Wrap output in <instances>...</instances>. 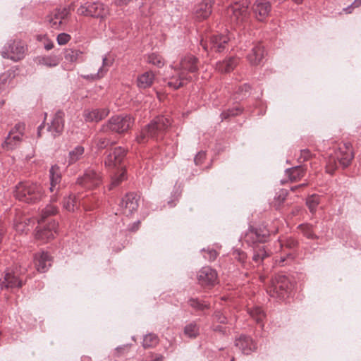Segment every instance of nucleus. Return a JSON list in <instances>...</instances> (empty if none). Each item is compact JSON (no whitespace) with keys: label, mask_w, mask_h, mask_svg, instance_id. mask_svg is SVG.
I'll list each match as a JSON object with an SVG mask.
<instances>
[{"label":"nucleus","mask_w":361,"mask_h":361,"mask_svg":"<svg viewBox=\"0 0 361 361\" xmlns=\"http://www.w3.org/2000/svg\"><path fill=\"white\" fill-rule=\"evenodd\" d=\"M269 237V231L267 227L259 226L257 228H250L247 231L245 236V241L249 245L253 246L252 261L257 264H259L263 260L270 255L264 245H256L257 243H265Z\"/></svg>","instance_id":"nucleus-1"},{"label":"nucleus","mask_w":361,"mask_h":361,"mask_svg":"<svg viewBox=\"0 0 361 361\" xmlns=\"http://www.w3.org/2000/svg\"><path fill=\"white\" fill-rule=\"evenodd\" d=\"M57 201V197L52 195L50 199V203L47 204L44 208L41 211L38 223L40 225L37 227L35 236L37 239L42 240H49L54 238L58 231V224L55 221L49 222L46 226L41 224L45 221L47 218L56 214L59 212V208L54 204Z\"/></svg>","instance_id":"nucleus-2"},{"label":"nucleus","mask_w":361,"mask_h":361,"mask_svg":"<svg viewBox=\"0 0 361 361\" xmlns=\"http://www.w3.org/2000/svg\"><path fill=\"white\" fill-rule=\"evenodd\" d=\"M197 59L193 55L188 54L180 61V67L174 69V74L169 79L168 85L178 89L187 84L190 80V73L197 71Z\"/></svg>","instance_id":"nucleus-3"},{"label":"nucleus","mask_w":361,"mask_h":361,"mask_svg":"<svg viewBox=\"0 0 361 361\" xmlns=\"http://www.w3.org/2000/svg\"><path fill=\"white\" fill-rule=\"evenodd\" d=\"M170 125L171 121L169 118L164 116H157L141 129L135 140L140 144H145L150 139L157 141L161 140Z\"/></svg>","instance_id":"nucleus-4"},{"label":"nucleus","mask_w":361,"mask_h":361,"mask_svg":"<svg viewBox=\"0 0 361 361\" xmlns=\"http://www.w3.org/2000/svg\"><path fill=\"white\" fill-rule=\"evenodd\" d=\"M116 142V141L111 140L107 137H99L95 141L96 146L99 150L107 149L104 154V165L109 169L119 166L126 155V151L122 147L112 148V146Z\"/></svg>","instance_id":"nucleus-5"},{"label":"nucleus","mask_w":361,"mask_h":361,"mask_svg":"<svg viewBox=\"0 0 361 361\" xmlns=\"http://www.w3.org/2000/svg\"><path fill=\"white\" fill-rule=\"evenodd\" d=\"M14 196L20 202L35 204L42 200L44 191L40 184L30 181L20 182L15 188Z\"/></svg>","instance_id":"nucleus-6"},{"label":"nucleus","mask_w":361,"mask_h":361,"mask_svg":"<svg viewBox=\"0 0 361 361\" xmlns=\"http://www.w3.org/2000/svg\"><path fill=\"white\" fill-rule=\"evenodd\" d=\"M353 152L352 145L350 142H345L339 147L338 151L335 152V157H329L326 162V171L329 173H333L337 167L338 163L343 167H347L350 165L353 159Z\"/></svg>","instance_id":"nucleus-7"},{"label":"nucleus","mask_w":361,"mask_h":361,"mask_svg":"<svg viewBox=\"0 0 361 361\" xmlns=\"http://www.w3.org/2000/svg\"><path fill=\"white\" fill-rule=\"evenodd\" d=\"M134 123V118L130 115H118L112 116L106 123L103 125L101 131L107 133L114 131L123 133L130 128Z\"/></svg>","instance_id":"nucleus-8"},{"label":"nucleus","mask_w":361,"mask_h":361,"mask_svg":"<svg viewBox=\"0 0 361 361\" xmlns=\"http://www.w3.org/2000/svg\"><path fill=\"white\" fill-rule=\"evenodd\" d=\"M292 289V284L283 275H279L271 280L267 291L271 297L283 299L288 296Z\"/></svg>","instance_id":"nucleus-9"},{"label":"nucleus","mask_w":361,"mask_h":361,"mask_svg":"<svg viewBox=\"0 0 361 361\" xmlns=\"http://www.w3.org/2000/svg\"><path fill=\"white\" fill-rule=\"evenodd\" d=\"M77 13L80 16L104 19L109 14V8L100 1L87 2L78 8Z\"/></svg>","instance_id":"nucleus-10"},{"label":"nucleus","mask_w":361,"mask_h":361,"mask_svg":"<svg viewBox=\"0 0 361 361\" xmlns=\"http://www.w3.org/2000/svg\"><path fill=\"white\" fill-rule=\"evenodd\" d=\"M231 42V37L228 34H217L211 37L209 44L201 41L200 45L207 51L222 52L227 49L228 43Z\"/></svg>","instance_id":"nucleus-11"},{"label":"nucleus","mask_w":361,"mask_h":361,"mask_svg":"<svg viewBox=\"0 0 361 361\" xmlns=\"http://www.w3.org/2000/svg\"><path fill=\"white\" fill-rule=\"evenodd\" d=\"M231 23L237 25L244 22L248 17V4L247 1L243 0L230 6L226 11Z\"/></svg>","instance_id":"nucleus-12"},{"label":"nucleus","mask_w":361,"mask_h":361,"mask_svg":"<svg viewBox=\"0 0 361 361\" xmlns=\"http://www.w3.org/2000/svg\"><path fill=\"white\" fill-rule=\"evenodd\" d=\"M25 47L20 40H9L4 46L1 56L14 61L22 59L25 56Z\"/></svg>","instance_id":"nucleus-13"},{"label":"nucleus","mask_w":361,"mask_h":361,"mask_svg":"<svg viewBox=\"0 0 361 361\" xmlns=\"http://www.w3.org/2000/svg\"><path fill=\"white\" fill-rule=\"evenodd\" d=\"M77 182L84 188L91 189L98 186L102 183V176L97 170L89 168L85 171L82 176L78 178Z\"/></svg>","instance_id":"nucleus-14"},{"label":"nucleus","mask_w":361,"mask_h":361,"mask_svg":"<svg viewBox=\"0 0 361 361\" xmlns=\"http://www.w3.org/2000/svg\"><path fill=\"white\" fill-rule=\"evenodd\" d=\"M70 16V8L68 7L57 8L46 18L47 22L53 29H60L65 20Z\"/></svg>","instance_id":"nucleus-15"},{"label":"nucleus","mask_w":361,"mask_h":361,"mask_svg":"<svg viewBox=\"0 0 361 361\" xmlns=\"http://www.w3.org/2000/svg\"><path fill=\"white\" fill-rule=\"evenodd\" d=\"M138 207V198L136 194L130 192L122 198L119 210L126 216L132 214Z\"/></svg>","instance_id":"nucleus-16"},{"label":"nucleus","mask_w":361,"mask_h":361,"mask_svg":"<svg viewBox=\"0 0 361 361\" xmlns=\"http://www.w3.org/2000/svg\"><path fill=\"white\" fill-rule=\"evenodd\" d=\"M271 8V3L267 0H256L252 6L254 16L259 21H264L269 16Z\"/></svg>","instance_id":"nucleus-17"},{"label":"nucleus","mask_w":361,"mask_h":361,"mask_svg":"<svg viewBox=\"0 0 361 361\" xmlns=\"http://www.w3.org/2000/svg\"><path fill=\"white\" fill-rule=\"evenodd\" d=\"M197 278L201 286H213L217 281V273L210 267H204L198 271Z\"/></svg>","instance_id":"nucleus-18"},{"label":"nucleus","mask_w":361,"mask_h":361,"mask_svg":"<svg viewBox=\"0 0 361 361\" xmlns=\"http://www.w3.org/2000/svg\"><path fill=\"white\" fill-rule=\"evenodd\" d=\"M235 345L245 355H250L257 349V343L250 337L240 335L235 339Z\"/></svg>","instance_id":"nucleus-19"},{"label":"nucleus","mask_w":361,"mask_h":361,"mask_svg":"<svg viewBox=\"0 0 361 361\" xmlns=\"http://www.w3.org/2000/svg\"><path fill=\"white\" fill-rule=\"evenodd\" d=\"M213 0H202L198 4L194 11L195 17L198 20L207 18L212 12Z\"/></svg>","instance_id":"nucleus-20"},{"label":"nucleus","mask_w":361,"mask_h":361,"mask_svg":"<svg viewBox=\"0 0 361 361\" xmlns=\"http://www.w3.org/2000/svg\"><path fill=\"white\" fill-rule=\"evenodd\" d=\"M22 286L23 281L15 273L8 271L5 273L4 279L0 281L1 290H11L15 288H20Z\"/></svg>","instance_id":"nucleus-21"},{"label":"nucleus","mask_w":361,"mask_h":361,"mask_svg":"<svg viewBox=\"0 0 361 361\" xmlns=\"http://www.w3.org/2000/svg\"><path fill=\"white\" fill-rule=\"evenodd\" d=\"M63 116L64 114L62 111H57L51 120L50 125L48 126V131L50 132L54 137L59 136L63 132L64 127Z\"/></svg>","instance_id":"nucleus-22"},{"label":"nucleus","mask_w":361,"mask_h":361,"mask_svg":"<svg viewBox=\"0 0 361 361\" xmlns=\"http://www.w3.org/2000/svg\"><path fill=\"white\" fill-rule=\"evenodd\" d=\"M109 111L107 109H85L83 117L87 122H99L108 116Z\"/></svg>","instance_id":"nucleus-23"},{"label":"nucleus","mask_w":361,"mask_h":361,"mask_svg":"<svg viewBox=\"0 0 361 361\" xmlns=\"http://www.w3.org/2000/svg\"><path fill=\"white\" fill-rule=\"evenodd\" d=\"M34 259L36 269L39 272H46L51 266V259L48 252H42L37 253L35 255Z\"/></svg>","instance_id":"nucleus-24"},{"label":"nucleus","mask_w":361,"mask_h":361,"mask_svg":"<svg viewBox=\"0 0 361 361\" xmlns=\"http://www.w3.org/2000/svg\"><path fill=\"white\" fill-rule=\"evenodd\" d=\"M264 57V47L259 42L253 44L250 52L247 56L248 61L253 66L259 64Z\"/></svg>","instance_id":"nucleus-25"},{"label":"nucleus","mask_w":361,"mask_h":361,"mask_svg":"<svg viewBox=\"0 0 361 361\" xmlns=\"http://www.w3.org/2000/svg\"><path fill=\"white\" fill-rule=\"evenodd\" d=\"M50 188L51 192H58L60 189L61 181V172L60 167L57 165L52 166L49 169Z\"/></svg>","instance_id":"nucleus-26"},{"label":"nucleus","mask_w":361,"mask_h":361,"mask_svg":"<svg viewBox=\"0 0 361 361\" xmlns=\"http://www.w3.org/2000/svg\"><path fill=\"white\" fill-rule=\"evenodd\" d=\"M22 137L20 133H16L14 130H11L2 145L3 147L8 150L16 148L20 145Z\"/></svg>","instance_id":"nucleus-27"},{"label":"nucleus","mask_w":361,"mask_h":361,"mask_svg":"<svg viewBox=\"0 0 361 361\" xmlns=\"http://www.w3.org/2000/svg\"><path fill=\"white\" fill-rule=\"evenodd\" d=\"M238 64V59L230 57L216 63V69L221 73H229Z\"/></svg>","instance_id":"nucleus-28"},{"label":"nucleus","mask_w":361,"mask_h":361,"mask_svg":"<svg viewBox=\"0 0 361 361\" xmlns=\"http://www.w3.org/2000/svg\"><path fill=\"white\" fill-rule=\"evenodd\" d=\"M111 65V63H110L106 56H104L102 58V66L100 67L97 73L94 74H87V75H82V77L84 79L86 80H96L102 78L104 77V75L106 74L107 70L105 68L106 66H110Z\"/></svg>","instance_id":"nucleus-29"},{"label":"nucleus","mask_w":361,"mask_h":361,"mask_svg":"<svg viewBox=\"0 0 361 361\" xmlns=\"http://www.w3.org/2000/svg\"><path fill=\"white\" fill-rule=\"evenodd\" d=\"M83 55V52L77 49H67L64 52L65 59L71 63L82 61L84 60Z\"/></svg>","instance_id":"nucleus-30"},{"label":"nucleus","mask_w":361,"mask_h":361,"mask_svg":"<svg viewBox=\"0 0 361 361\" xmlns=\"http://www.w3.org/2000/svg\"><path fill=\"white\" fill-rule=\"evenodd\" d=\"M154 79V75L152 72H145L137 78V86L140 89L149 87L152 85Z\"/></svg>","instance_id":"nucleus-31"},{"label":"nucleus","mask_w":361,"mask_h":361,"mask_svg":"<svg viewBox=\"0 0 361 361\" xmlns=\"http://www.w3.org/2000/svg\"><path fill=\"white\" fill-rule=\"evenodd\" d=\"M286 174L290 181H297L305 175V170L301 166H296L286 169Z\"/></svg>","instance_id":"nucleus-32"},{"label":"nucleus","mask_w":361,"mask_h":361,"mask_svg":"<svg viewBox=\"0 0 361 361\" xmlns=\"http://www.w3.org/2000/svg\"><path fill=\"white\" fill-rule=\"evenodd\" d=\"M84 152L85 149L81 145H77L71 150L68 153V165L73 164L80 160L82 157Z\"/></svg>","instance_id":"nucleus-33"},{"label":"nucleus","mask_w":361,"mask_h":361,"mask_svg":"<svg viewBox=\"0 0 361 361\" xmlns=\"http://www.w3.org/2000/svg\"><path fill=\"white\" fill-rule=\"evenodd\" d=\"M200 327L196 322L187 324L183 329L184 335L189 338H195L199 335Z\"/></svg>","instance_id":"nucleus-34"},{"label":"nucleus","mask_w":361,"mask_h":361,"mask_svg":"<svg viewBox=\"0 0 361 361\" xmlns=\"http://www.w3.org/2000/svg\"><path fill=\"white\" fill-rule=\"evenodd\" d=\"M248 314L250 317L255 320V322L261 325L262 327L264 326L262 324L263 319L265 317V314L264 311L259 307H254L250 308L248 310Z\"/></svg>","instance_id":"nucleus-35"},{"label":"nucleus","mask_w":361,"mask_h":361,"mask_svg":"<svg viewBox=\"0 0 361 361\" xmlns=\"http://www.w3.org/2000/svg\"><path fill=\"white\" fill-rule=\"evenodd\" d=\"M60 62V59L56 56H42L38 59V64L47 67H55Z\"/></svg>","instance_id":"nucleus-36"},{"label":"nucleus","mask_w":361,"mask_h":361,"mask_svg":"<svg viewBox=\"0 0 361 361\" xmlns=\"http://www.w3.org/2000/svg\"><path fill=\"white\" fill-rule=\"evenodd\" d=\"M250 86L247 83L240 85L235 92V99H243L247 97L250 94Z\"/></svg>","instance_id":"nucleus-37"},{"label":"nucleus","mask_w":361,"mask_h":361,"mask_svg":"<svg viewBox=\"0 0 361 361\" xmlns=\"http://www.w3.org/2000/svg\"><path fill=\"white\" fill-rule=\"evenodd\" d=\"M159 343V338L157 335L154 334H147L142 342V345L145 348H153Z\"/></svg>","instance_id":"nucleus-38"},{"label":"nucleus","mask_w":361,"mask_h":361,"mask_svg":"<svg viewBox=\"0 0 361 361\" xmlns=\"http://www.w3.org/2000/svg\"><path fill=\"white\" fill-rule=\"evenodd\" d=\"M299 228L302 234L309 239H316L317 236L314 233L312 226L310 224H301Z\"/></svg>","instance_id":"nucleus-39"},{"label":"nucleus","mask_w":361,"mask_h":361,"mask_svg":"<svg viewBox=\"0 0 361 361\" xmlns=\"http://www.w3.org/2000/svg\"><path fill=\"white\" fill-rule=\"evenodd\" d=\"M319 203V197L317 195H312L307 199L306 204L312 213L316 211V208Z\"/></svg>","instance_id":"nucleus-40"},{"label":"nucleus","mask_w":361,"mask_h":361,"mask_svg":"<svg viewBox=\"0 0 361 361\" xmlns=\"http://www.w3.org/2000/svg\"><path fill=\"white\" fill-rule=\"evenodd\" d=\"M242 112V109L240 107H234L232 109H229L226 111H224L221 113V121L227 119L231 116H235L239 115Z\"/></svg>","instance_id":"nucleus-41"},{"label":"nucleus","mask_w":361,"mask_h":361,"mask_svg":"<svg viewBox=\"0 0 361 361\" xmlns=\"http://www.w3.org/2000/svg\"><path fill=\"white\" fill-rule=\"evenodd\" d=\"M189 305L196 310H204V309L209 308V305L203 303L197 299L190 298L188 300Z\"/></svg>","instance_id":"nucleus-42"},{"label":"nucleus","mask_w":361,"mask_h":361,"mask_svg":"<svg viewBox=\"0 0 361 361\" xmlns=\"http://www.w3.org/2000/svg\"><path fill=\"white\" fill-rule=\"evenodd\" d=\"M148 62L158 67H161L164 66L162 58L155 54H152L148 56Z\"/></svg>","instance_id":"nucleus-43"},{"label":"nucleus","mask_w":361,"mask_h":361,"mask_svg":"<svg viewBox=\"0 0 361 361\" xmlns=\"http://www.w3.org/2000/svg\"><path fill=\"white\" fill-rule=\"evenodd\" d=\"M202 252L204 253V257L211 262L214 261L217 257V252L214 249H202Z\"/></svg>","instance_id":"nucleus-44"},{"label":"nucleus","mask_w":361,"mask_h":361,"mask_svg":"<svg viewBox=\"0 0 361 361\" xmlns=\"http://www.w3.org/2000/svg\"><path fill=\"white\" fill-rule=\"evenodd\" d=\"M71 38L68 34L63 32L58 35L56 40L59 45H64L70 41Z\"/></svg>","instance_id":"nucleus-45"},{"label":"nucleus","mask_w":361,"mask_h":361,"mask_svg":"<svg viewBox=\"0 0 361 361\" xmlns=\"http://www.w3.org/2000/svg\"><path fill=\"white\" fill-rule=\"evenodd\" d=\"M74 202V200L68 197L64 199L63 207L68 211H73L75 207Z\"/></svg>","instance_id":"nucleus-46"},{"label":"nucleus","mask_w":361,"mask_h":361,"mask_svg":"<svg viewBox=\"0 0 361 361\" xmlns=\"http://www.w3.org/2000/svg\"><path fill=\"white\" fill-rule=\"evenodd\" d=\"M298 241L293 238H287L285 243L279 242L280 247L286 246L288 248L292 249L297 246Z\"/></svg>","instance_id":"nucleus-47"},{"label":"nucleus","mask_w":361,"mask_h":361,"mask_svg":"<svg viewBox=\"0 0 361 361\" xmlns=\"http://www.w3.org/2000/svg\"><path fill=\"white\" fill-rule=\"evenodd\" d=\"M233 255H234V257L238 260L240 262H241L242 264H244L245 262V260L247 257V255L246 254L243 252V251H240V250H235L233 252Z\"/></svg>","instance_id":"nucleus-48"},{"label":"nucleus","mask_w":361,"mask_h":361,"mask_svg":"<svg viewBox=\"0 0 361 361\" xmlns=\"http://www.w3.org/2000/svg\"><path fill=\"white\" fill-rule=\"evenodd\" d=\"M214 319L219 322V323H221V324H224L227 321V319L226 317L224 315V314L220 312V311H216L214 314Z\"/></svg>","instance_id":"nucleus-49"},{"label":"nucleus","mask_w":361,"mask_h":361,"mask_svg":"<svg viewBox=\"0 0 361 361\" xmlns=\"http://www.w3.org/2000/svg\"><path fill=\"white\" fill-rule=\"evenodd\" d=\"M206 154L204 152H200L196 154L194 158V162L196 165H200L202 163L203 160L205 159Z\"/></svg>","instance_id":"nucleus-50"},{"label":"nucleus","mask_w":361,"mask_h":361,"mask_svg":"<svg viewBox=\"0 0 361 361\" xmlns=\"http://www.w3.org/2000/svg\"><path fill=\"white\" fill-rule=\"evenodd\" d=\"M25 129V125L23 123H17L15 127L12 129L14 130L16 133H20V135H23V132Z\"/></svg>","instance_id":"nucleus-51"},{"label":"nucleus","mask_w":361,"mask_h":361,"mask_svg":"<svg viewBox=\"0 0 361 361\" xmlns=\"http://www.w3.org/2000/svg\"><path fill=\"white\" fill-rule=\"evenodd\" d=\"M125 173L123 171L121 176L118 178H114L112 179L111 185L116 186L119 184V183L124 178Z\"/></svg>","instance_id":"nucleus-52"},{"label":"nucleus","mask_w":361,"mask_h":361,"mask_svg":"<svg viewBox=\"0 0 361 361\" xmlns=\"http://www.w3.org/2000/svg\"><path fill=\"white\" fill-rule=\"evenodd\" d=\"M287 195V192L285 190L281 191V194L278 196V199L280 200V202H283L286 197Z\"/></svg>","instance_id":"nucleus-53"},{"label":"nucleus","mask_w":361,"mask_h":361,"mask_svg":"<svg viewBox=\"0 0 361 361\" xmlns=\"http://www.w3.org/2000/svg\"><path fill=\"white\" fill-rule=\"evenodd\" d=\"M304 160L307 159L310 156V152L308 149H303L301 151Z\"/></svg>","instance_id":"nucleus-54"},{"label":"nucleus","mask_w":361,"mask_h":361,"mask_svg":"<svg viewBox=\"0 0 361 361\" xmlns=\"http://www.w3.org/2000/svg\"><path fill=\"white\" fill-rule=\"evenodd\" d=\"M54 47V44L52 42H48L44 44V48L47 50H50Z\"/></svg>","instance_id":"nucleus-55"},{"label":"nucleus","mask_w":361,"mask_h":361,"mask_svg":"<svg viewBox=\"0 0 361 361\" xmlns=\"http://www.w3.org/2000/svg\"><path fill=\"white\" fill-rule=\"evenodd\" d=\"M128 348V345H122V346H119V347H117L116 348V350L118 353H121L123 350L127 349Z\"/></svg>","instance_id":"nucleus-56"},{"label":"nucleus","mask_w":361,"mask_h":361,"mask_svg":"<svg viewBox=\"0 0 361 361\" xmlns=\"http://www.w3.org/2000/svg\"><path fill=\"white\" fill-rule=\"evenodd\" d=\"M352 6L354 8H357L361 6V0H355L352 4Z\"/></svg>","instance_id":"nucleus-57"},{"label":"nucleus","mask_w":361,"mask_h":361,"mask_svg":"<svg viewBox=\"0 0 361 361\" xmlns=\"http://www.w3.org/2000/svg\"><path fill=\"white\" fill-rule=\"evenodd\" d=\"M4 232V227L3 226L2 224H0V243L2 241Z\"/></svg>","instance_id":"nucleus-58"},{"label":"nucleus","mask_w":361,"mask_h":361,"mask_svg":"<svg viewBox=\"0 0 361 361\" xmlns=\"http://www.w3.org/2000/svg\"><path fill=\"white\" fill-rule=\"evenodd\" d=\"M139 224H140V221H137L136 223H134L133 226L131 228H130L129 229L132 231H136L138 228Z\"/></svg>","instance_id":"nucleus-59"},{"label":"nucleus","mask_w":361,"mask_h":361,"mask_svg":"<svg viewBox=\"0 0 361 361\" xmlns=\"http://www.w3.org/2000/svg\"><path fill=\"white\" fill-rule=\"evenodd\" d=\"M353 9V7L352 6V5H350L349 6L346 7L344 8V11L347 13H350L352 12Z\"/></svg>","instance_id":"nucleus-60"},{"label":"nucleus","mask_w":361,"mask_h":361,"mask_svg":"<svg viewBox=\"0 0 361 361\" xmlns=\"http://www.w3.org/2000/svg\"><path fill=\"white\" fill-rule=\"evenodd\" d=\"M43 128V125L41 124L39 127H38V130H37V135H38V137H40L41 136V130L42 128Z\"/></svg>","instance_id":"nucleus-61"},{"label":"nucleus","mask_w":361,"mask_h":361,"mask_svg":"<svg viewBox=\"0 0 361 361\" xmlns=\"http://www.w3.org/2000/svg\"><path fill=\"white\" fill-rule=\"evenodd\" d=\"M286 257H280V259H279V264H283V263L286 261Z\"/></svg>","instance_id":"nucleus-62"},{"label":"nucleus","mask_w":361,"mask_h":361,"mask_svg":"<svg viewBox=\"0 0 361 361\" xmlns=\"http://www.w3.org/2000/svg\"><path fill=\"white\" fill-rule=\"evenodd\" d=\"M214 331H222V327L221 326H217L214 329Z\"/></svg>","instance_id":"nucleus-63"},{"label":"nucleus","mask_w":361,"mask_h":361,"mask_svg":"<svg viewBox=\"0 0 361 361\" xmlns=\"http://www.w3.org/2000/svg\"><path fill=\"white\" fill-rule=\"evenodd\" d=\"M120 3L122 4H127L130 0H119Z\"/></svg>","instance_id":"nucleus-64"}]
</instances>
